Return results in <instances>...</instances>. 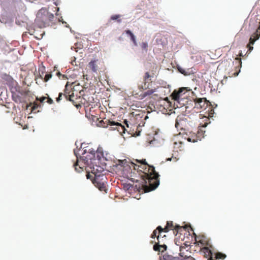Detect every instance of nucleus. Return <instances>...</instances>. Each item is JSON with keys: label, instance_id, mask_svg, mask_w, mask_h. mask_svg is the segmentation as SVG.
Returning <instances> with one entry per match:
<instances>
[{"label": "nucleus", "instance_id": "14", "mask_svg": "<svg viewBox=\"0 0 260 260\" xmlns=\"http://www.w3.org/2000/svg\"><path fill=\"white\" fill-rule=\"evenodd\" d=\"M214 113V110L212 108L210 107L209 109L208 110V113L207 114V116H202V114H200V116H202V117H201V119H202V121L201 122H203L204 121H205V118H208L209 119L208 124L210 123V118L212 117L213 116Z\"/></svg>", "mask_w": 260, "mask_h": 260}, {"label": "nucleus", "instance_id": "37", "mask_svg": "<svg viewBox=\"0 0 260 260\" xmlns=\"http://www.w3.org/2000/svg\"><path fill=\"white\" fill-rule=\"evenodd\" d=\"M120 17V15H115V17H114V19H115V20H117L118 22H120V20H119V18Z\"/></svg>", "mask_w": 260, "mask_h": 260}, {"label": "nucleus", "instance_id": "19", "mask_svg": "<svg viewBox=\"0 0 260 260\" xmlns=\"http://www.w3.org/2000/svg\"><path fill=\"white\" fill-rule=\"evenodd\" d=\"M215 256L213 257V259H217V260H219V259H221V260H223L224 259H225L226 257V254L223 253H221L220 252H217L215 253L214 254Z\"/></svg>", "mask_w": 260, "mask_h": 260}, {"label": "nucleus", "instance_id": "13", "mask_svg": "<svg viewBox=\"0 0 260 260\" xmlns=\"http://www.w3.org/2000/svg\"><path fill=\"white\" fill-rule=\"evenodd\" d=\"M41 12L45 13L46 15H48L47 18H48V26L50 25V23L53 21L54 19V16L52 13L49 12L46 9H41Z\"/></svg>", "mask_w": 260, "mask_h": 260}, {"label": "nucleus", "instance_id": "25", "mask_svg": "<svg viewBox=\"0 0 260 260\" xmlns=\"http://www.w3.org/2000/svg\"><path fill=\"white\" fill-rule=\"evenodd\" d=\"M157 230L158 231V233H161L162 232L167 233L168 232L170 229L168 228V227L166 225L165 228H162L160 226H158L157 228Z\"/></svg>", "mask_w": 260, "mask_h": 260}, {"label": "nucleus", "instance_id": "30", "mask_svg": "<svg viewBox=\"0 0 260 260\" xmlns=\"http://www.w3.org/2000/svg\"><path fill=\"white\" fill-rule=\"evenodd\" d=\"M39 107V105L36 102L33 103V106L32 107V111H34L36 109H37Z\"/></svg>", "mask_w": 260, "mask_h": 260}, {"label": "nucleus", "instance_id": "40", "mask_svg": "<svg viewBox=\"0 0 260 260\" xmlns=\"http://www.w3.org/2000/svg\"><path fill=\"white\" fill-rule=\"evenodd\" d=\"M239 55L240 56H243V54H242V52H240V53L239 54Z\"/></svg>", "mask_w": 260, "mask_h": 260}, {"label": "nucleus", "instance_id": "7", "mask_svg": "<svg viewBox=\"0 0 260 260\" xmlns=\"http://www.w3.org/2000/svg\"><path fill=\"white\" fill-rule=\"evenodd\" d=\"M187 91L186 87H181L178 90H174L171 94L172 99L179 103Z\"/></svg>", "mask_w": 260, "mask_h": 260}, {"label": "nucleus", "instance_id": "2", "mask_svg": "<svg viewBox=\"0 0 260 260\" xmlns=\"http://www.w3.org/2000/svg\"><path fill=\"white\" fill-rule=\"evenodd\" d=\"M86 151L84 150L81 156L83 162L85 165L86 177L90 179L100 190L107 192L106 186L104 182L106 178L104 173L105 170L103 167L100 165L102 159H104L103 153L99 150L95 151L89 149L87 153Z\"/></svg>", "mask_w": 260, "mask_h": 260}, {"label": "nucleus", "instance_id": "11", "mask_svg": "<svg viewBox=\"0 0 260 260\" xmlns=\"http://www.w3.org/2000/svg\"><path fill=\"white\" fill-rule=\"evenodd\" d=\"M154 74H150V73L148 72L145 73V75L143 77V81H144V86L145 89H147L148 88L150 83L152 82L151 78L153 77Z\"/></svg>", "mask_w": 260, "mask_h": 260}, {"label": "nucleus", "instance_id": "42", "mask_svg": "<svg viewBox=\"0 0 260 260\" xmlns=\"http://www.w3.org/2000/svg\"><path fill=\"white\" fill-rule=\"evenodd\" d=\"M109 130L112 131L113 130V127H110V128H109Z\"/></svg>", "mask_w": 260, "mask_h": 260}, {"label": "nucleus", "instance_id": "39", "mask_svg": "<svg viewBox=\"0 0 260 260\" xmlns=\"http://www.w3.org/2000/svg\"><path fill=\"white\" fill-rule=\"evenodd\" d=\"M125 124H126L127 126L128 127V124L127 123V121H126V120H125Z\"/></svg>", "mask_w": 260, "mask_h": 260}, {"label": "nucleus", "instance_id": "33", "mask_svg": "<svg viewBox=\"0 0 260 260\" xmlns=\"http://www.w3.org/2000/svg\"><path fill=\"white\" fill-rule=\"evenodd\" d=\"M162 248V249L161 250V252H164V251L166 250L167 246L165 244L163 245H160V248Z\"/></svg>", "mask_w": 260, "mask_h": 260}, {"label": "nucleus", "instance_id": "23", "mask_svg": "<svg viewBox=\"0 0 260 260\" xmlns=\"http://www.w3.org/2000/svg\"><path fill=\"white\" fill-rule=\"evenodd\" d=\"M183 144V142L179 141L178 142H175L174 143V148L175 149H179V150H182V145Z\"/></svg>", "mask_w": 260, "mask_h": 260}, {"label": "nucleus", "instance_id": "5", "mask_svg": "<svg viewBox=\"0 0 260 260\" xmlns=\"http://www.w3.org/2000/svg\"><path fill=\"white\" fill-rule=\"evenodd\" d=\"M147 118L145 111L137 110L130 114L129 122L132 125L141 126V124H144V120Z\"/></svg>", "mask_w": 260, "mask_h": 260}, {"label": "nucleus", "instance_id": "24", "mask_svg": "<svg viewBox=\"0 0 260 260\" xmlns=\"http://www.w3.org/2000/svg\"><path fill=\"white\" fill-rule=\"evenodd\" d=\"M164 260H178L176 257L168 254H165L163 256Z\"/></svg>", "mask_w": 260, "mask_h": 260}, {"label": "nucleus", "instance_id": "38", "mask_svg": "<svg viewBox=\"0 0 260 260\" xmlns=\"http://www.w3.org/2000/svg\"><path fill=\"white\" fill-rule=\"evenodd\" d=\"M108 106H109V104H108ZM112 107L109 106V111H108V112L109 113H112Z\"/></svg>", "mask_w": 260, "mask_h": 260}, {"label": "nucleus", "instance_id": "22", "mask_svg": "<svg viewBox=\"0 0 260 260\" xmlns=\"http://www.w3.org/2000/svg\"><path fill=\"white\" fill-rule=\"evenodd\" d=\"M43 72L42 73V74H40V77L43 79ZM52 77V74L51 73H47L45 75L44 78H43V80L44 82H47Z\"/></svg>", "mask_w": 260, "mask_h": 260}, {"label": "nucleus", "instance_id": "35", "mask_svg": "<svg viewBox=\"0 0 260 260\" xmlns=\"http://www.w3.org/2000/svg\"><path fill=\"white\" fill-rule=\"evenodd\" d=\"M46 97L43 96L42 98H40V99L37 98V100L40 101L41 103H43L44 101V100H46Z\"/></svg>", "mask_w": 260, "mask_h": 260}, {"label": "nucleus", "instance_id": "31", "mask_svg": "<svg viewBox=\"0 0 260 260\" xmlns=\"http://www.w3.org/2000/svg\"><path fill=\"white\" fill-rule=\"evenodd\" d=\"M56 75L60 78V77H62V79H67V77L64 75H62L59 72H58L56 73Z\"/></svg>", "mask_w": 260, "mask_h": 260}, {"label": "nucleus", "instance_id": "29", "mask_svg": "<svg viewBox=\"0 0 260 260\" xmlns=\"http://www.w3.org/2000/svg\"><path fill=\"white\" fill-rule=\"evenodd\" d=\"M35 37L36 38H37L38 40H40L42 38L43 35L45 34L44 31H43L42 33L40 34L39 35H38L36 33V31H35Z\"/></svg>", "mask_w": 260, "mask_h": 260}, {"label": "nucleus", "instance_id": "6", "mask_svg": "<svg viewBox=\"0 0 260 260\" xmlns=\"http://www.w3.org/2000/svg\"><path fill=\"white\" fill-rule=\"evenodd\" d=\"M48 15L41 12L40 9L37 13V18L36 19V23L40 28L45 27L48 26V18H47Z\"/></svg>", "mask_w": 260, "mask_h": 260}, {"label": "nucleus", "instance_id": "21", "mask_svg": "<svg viewBox=\"0 0 260 260\" xmlns=\"http://www.w3.org/2000/svg\"><path fill=\"white\" fill-rule=\"evenodd\" d=\"M74 167L75 168V170L78 172H80L82 171H83V168L79 165L78 164V157H77V161L74 164Z\"/></svg>", "mask_w": 260, "mask_h": 260}, {"label": "nucleus", "instance_id": "4", "mask_svg": "<svg viewBox=\"0 0 260 260\" xmlns=\"http://www.w3.org/2000/svg\"><path fill=\"white\" fill-rule=\"evenodd\" d=\"M208 121L209 119L205 118V121H204L203 122L200 123L197 133L196 134H192L190 136L187 138L185 137V139H186L187 141L193 143L197 142L198 140H201V139L204 137L206 131L204 129L208 124Z\"/></svg>", "mask_w": 260, "mask_h": 260}, {"label": "nucleus", "instance_id": "10", "mask_svg": "<svg viewBox=\"0 0 260 260\" xmlns=\"http://www.w3.org/2000/svg\"><path fill=\"white\" fill-rule=\"evenodd\" d=\"M208 105V102L205 98L197 99L195 101V108L205 109Z\"/></svg>", "mask_w": 260, "mask_h": 260}, {"label": "nucleus", "instance_id": "43", "mask_svg": "<svg viewBox=\"0 0 260 260\" xmlns=\"http://www.w3.org/2000/svg\"><path fill=\"white\" fill-rule=\"evenodd\" d=\"M177 124H178V122L176 121V124H175L176 127H177Z\"/></svg>", "mask_w": 260, "mask_h": 260}, {"label": "nucleus", "instance_id": "16", "mask_svg": "<svg viewBox=\"0 0 260 260\" xmlns=\"http://www.w3.org/2000/svg\"><path fill=\"white\" fill-rule=\"evenodd\" d=\"M185 251H187L188 250H186V247L181 246L180 247V255L181 257H184L186 258V257L188 259V260H195L194 258H193L191 256H187L185 254Z\"/></svg>", "mask_w": 260, "mask_h": 260}, {"label": "nucleus", "instance_id": "18", "mask_svg": "<svg viewBox=\"0 0 260 260\" xmlns=\"http://www.w3.org/2000/svg\"><path fill=\"white\" fill-rule=\"evenodd\" d=\"M88 67L93 72H96L98 71V66L96 64V60H92L88 63Z\"/></svg>", "mask_w": 260, "mask_h": 260}, {"label": "nucleus", "instance_id": "27", "mask_svg": "<svg viewBox=\"0 0 260 260\" xmlns=\"http://www.w3.org/2000/svg\"><path fill=\"white\" fill-rule=\"evenodd\" d=\"M160 233H158V230H157V228H156L155 230L153 231V232L151 236V237L152 238H154L155 237H157V239L158 240L159 238V235H157V234H160Z\"/></svg>", "mask_w": 260, "mask_h": 260}, {"label": "nucleus", "instance_id": "1", "mask_svg": "<svg viewBox=\"0 0 260 260\" xmlns=\"http://www.w3.org/2000/svg\"><path fill=\"white\" fill-rule=\"evenodd\" d=\"M115 172L127 180L117 182L119 187L131 193L133 190L146 193L154 190L159 185V174L153 166L149 165L146 159L115 160Z\"/></svg>", "mask_w": 260, "mask_h": 260}, {"label": "nucleus", "instance_id": "8", "mask_svg": "<svg viewBox=\"0 0 260 260\" xmlns=\"http://www.w3.org/2000/svg\"><path fill=\"white\" fill-rule=\"evenodd\" d=\"M63 96L67 101L73 102V98L74 97V91L72 90H69L67 89V85L66 86V88L64 90V93L60 92L58 97L56 98V102H59L61 99L62 96Z\"/></svg>", "mask_w": 260, "mask_h": 260}, {"label": "nucleus", "instance_id": "41", "mask_svg": "<svg viewBox=\"0 0 260 260\" xmlns=\"http://www.w3.org/2000/svg\"><path fill=\"white\" fill-rule=\"evenodd\" d=\"M111 19H112V20H114V16H112L111 17Z\"/></svg>", "mask_w": 260, "mask_h": 260}, {"label": "nucleus", "instance_id": "9", "mask_svg": "<svg viewBox=\"0 0 260 260\" xmlns=\"http://www.w3.org/2000/svg\"><path fill=\"white\" fill-rule=\"evenodd\" d=\"M96 125L99 127H107L108 125H114V121L112 119L105 118L103 119L99 120V119L96 118Z\"/></svg>", "mask_w": 260, "mask_h": 260}, {"label": "nucleus", "instance_id": "17", "mask_svg": "<svg viewBox=\"0 0 260 260\" xmlns=\"http://www.w3.org/2000/svg\"><path fill=\"white\" fill-rule=\"evenodd\" d=\"M166 225L168 227V228L170 230H175L177 231V233L179 232V229H181L182 228L181 226L178 225H176L175 226H174L173 221H168Z\"/></svg>", "mask_w": 260, "mask_h": 260}, {"label": "nucleus", "instance_id": "36", "mask_svg": "<svg viewBox=\"0 0 260 260\" xmlns=\"http://www.w3.org/2000/svg\"><path fill=\"white\" fill-rule=\"evenodd\" d=\"M172 159H173V161L174 162H176L177 160V159L176 158V157H175V158H173V157H171V158H168L166 159L167 161H171L172 160Z\"/></svg>", "mask_w": 260, "mask_h": 260}, {"label": "nucleus", "instance_id": "3", "mask_svg": "<svg viewBox=\"0 0 260 260\" xmlns=\"http://www.w3.org/2000/svg\"><path fill=\"white\" fill-rule=\"evenodd\" d=\"M196 243L203 246L201 248L200 252L205 257L207 258V260H215L213 259L214 247L208 238L203 235L199 236L196 238Z\"/></svg>", "mask_w": 260, "mask_h": 260}, {"label": "nucleus", "instance_id": "28", "mask_svg": "<svg viewBox=\"0 0 260 260\" xmlns=\"http://www.w3.org/2000/svg\"><path fill=\"white\" fill-rule=\"evenodd\" d=\"M153 250L156 251L161 252L159 241L153 245Z\"/></svg>", "mask_w": 260, "mask_h": 260}, {"label": "nucleus", "instance_id": "15", "mask_svg": "<svg viewBox=\"0 0 260 260\" xmlns=\"http://www.w3.org/2000/svg\"><path fill=\"white\" fill-rule=\"evenodd\" d=\"M116 130L120 135H122L123 133H124L125 131V128L124 126L122 125L119 122H115V131Z\"/></svg>", "mask_w": 260, "mask_h": 260}, {"label": "nucleus", "instance_id": "12", "mask_svg": "<svg viewBox=\"0 0 260 260\" xmlns=\"http://www.w3.org/2000/svg\"><path fill=\"white\" fill-rule=\"evenodd\" d=\"M235 64H236V72L234 73V76H237L239 74V73L240 71V68L242 66V61L241 58L239 57H236L235 59Z\"/></svg>", "mask_w": 260, "mask_h": 260}, {"label": "nucleus", "instance_id": "32", "mask_svg": "<svg viewBox=\"0 0 260 260\" xmlns=\"http://www.w3.org/2000/svg\"><path fill=\"white\" fill-rule=\"evenodd\" d=\"M178 71H179V72H180L181 74L184 75H187V73L183 69H182L181 68H178Z\"/></svg>", "mask_w": 260, "mask_h": 260}, {"label": "nucleus", "instance_id": "34", "mask_svg": "<svg viewBox=\"0 0 260 260\" xmlns=\"http://www.w3.org/2000/svg\"><path fill=\"white\" fill-rule=\"evenodd\" d=\"M47 99V102L49 104H53V100H52L51 98H49V97H48V98H47V99Z\"/></svg>", "mask_w": 260, "mask_h": 260}, {"label": "nucleus", "instance_id": "20", "mask_svg": "<svg viewBox=\"0 0 260 260\" xmlns=\"http://www.w3.org/2000/svg\"><path fill=\"white\" fill-rule=\"evenodd\" d=\"M125 32L127 35L129 36V37H131V40L133 41L134 44L136 45L137 43L136 38L132 32V31L129 30H126L125 31Z\"/></svg>", "mask_w": 260, "mask_h": 260}, {"label": "nucleus", "instance_id": "26", "mask_svg": "<svg viewBox=\"0 0 260 260\" xmlns=\"http://www.w3.org/2000/svg\"><path fill=\"white\" fill-rule=\"evenodd\" d=\"M154 92H155L154 89H149L143 93V97L144 98L148 95H150L152 94L153 93H154Z\"/></svg>", "mask_w": 260, "mask_h": 260}]
</instances>
